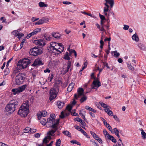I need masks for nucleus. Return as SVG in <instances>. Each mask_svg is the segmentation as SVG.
I'll use <instances>...</instances> for the list:
<instances>
[{"mask_svg": "<svg viewBox=\"0 0 146 146\" xmlns=\"http://www.w3.org/2000/svg\"><path fill=\"white\" fill-rule=\"evenodd\" d=\"M84 90L83 89L81 88H79L77 90V92L78 94V96L76 94L74 95V98L76 100L78 99L77 96L79 97L80 96L84 95L83 94Z\"/></svg>", "mask_w": 146, "mask_h": 146, "instance_id": "nucleus-12", "label": "nucleus"}, {"mask_svg": "<svg viewBox=\"0 0 146 146\" xmlns=\"http://www.w3.org/2000/svg\"><path fill=\"white\" fill-rule=\"evenodd\" d=\"M139 130H140L141 131V134L143 138V139H145L146 138V133L144 132V130L142 129H139Z\"/></svg>", "mask_w": 146, "mask_h": 146, "instance_id": "nucleus-28", "label": "nucleus"}, {"mask_svg": "<svg viewBox=\"0 0 146 146\" xmlns=\"http://www.w3.org/2000/svg\"><path fill=\"white\" fill-rule=\"evenodd\" d=\"M12 91L13 92V94L14 95H16L19 93L17 88L16 89H13L12 90Z\"/></svg>", "mask_w": 146, "mask_h": 146, "instance_id": "nucleus-37", "label": "nucleus"}, {"mask_svg": "<svg viewBox=\"0 0 146 146\" xmlns=\"http://www.w3.org/2000/svg\"><path fill=\"white\" fill-rule=\"evenodd\" d=\"M41 30V29L40 28H37L34 30L33 31L34 32L35 34H36L38 32H40Z\"/></svg>", "mask_w": 146, "mask_h": 146, "instance_id": "nucleus-52", "label": "nucleus"}, {"mask_svg": "<svg viewBox=\"0 0 146 146\" xmlns=\"http://www.w3.org/2000/svg\"><path fill=\"white\" fill-rule=\"evenodd\" d=\"M25 39H24L22 40V42H21V44L20 45V49H21L23 48V45L24 43L25 42Z\"/></svg>", "mask_w": 146, "mask_h": 146, "instance_id": "nucleus-53", "label": "nucleus"}, {"mask_svg": "<svg viewBox=\"0 0 146 146\" xmlns=\"http://www.w3.org/2000/svg\"><path fill=\"white\" fill-rule=\"evenodd\" d=\"M107 113L109 115H111V116H112V115H113V112H112V111L110 110L108 112V113Z\"/></svg>", "mask_w": 146, "mask_h": 146, "instance_id": "nucleus-63", "label": "nucleus"}, {"mask_svg": "<svg viewBox=\"0 0 146 146\" xmlns=\"http://www.w3.org/2000/svg\"><path fill=\"white\" fill-rule=\"evenodd\" d=\"M25 131L24 132L25 133H28L30 132V131L31 130V128L29 127H26L24 129Z\"/></svg>", "mask_w": 146, "mask_h": 146, "instance_id": "nucleus-44", "label": "nucleus"}, {"mask_svg": "<svg viewBox=\"0 0 146 146\" xmlns=\"http://www.w3.org/2000/svg\"><path fill=\"white\" fill-rule=\"evenodd\" d=\"M74 127L76 129L80 131L82 130V129L81 127H79L78 125H75Z\"/></svg>", "mask_w": 146, "mask_h": 146, "instance_id": "nucleus-56", "label": "nucleus"}, {"mask_svg": "<svg viewBox=\"0 0 146 146\" xmlns=\"http://www.w3.org/2000/svg\"><path fill=\"white\" fill-rule=\"evenodd\" d=\"M58 107L60 109H61L64 104V103L60 101H58L57 103Z\"/></svg>", "mask_w": 146, "mask_h": 146, "instance_id": "nucleus-27", "label": "nucleus"}, {"mask_svg": "<svg viewBox=\"0 0 146 146\" xmlns=\"http://www.w3.org/2000/svg\"><path fill=\"white\" fill-rule=\"evenodd\" d=\"M70 142L73 144L75 143L80 146L81 145V144L80 143V142L78 141H77L75 140H72L70 141Z\"/></svg>", "mask_w": 146, "mask_h": 146, "instance_id": "nucleus-35", "label": "nucleus"}, {"mask_svg": "<svg viewBox=\"0 0 146 146\" xmlns=\"http://www.w3.org/2000/svg\"><path fill=\"white\" fill-rule=\"evenodd\" d=\"M39 6L40 7H47L48 5L47 4H45L44 2H40L39 3Z\"/></svg>", "mask_w": 146, "mask_h": 146, "instance_id": "nucleus-29", "label": "nucleus"}, {"mask_svg": "<svg viewBox=\"0 0 146 146\" xmlns=\"http://www.w3.org/2000/svg\"><path fill=\"white\" fill-rule=\"evenodd\" d=\"M81 132L87 138H90V137L84 131L83 129H82V130Z\"/></svg>", "mask_w": 146, "mask_h": 146, "instance_id": "nucleus-43", "label": "nucleus"}, {"mask_svg": "<svg viewBox=\"0 0 146 146\" xmlns=\"http://www.w3.org/2000/svg\"><path fill=\"white\" fill-rule=\"evenodd\" d=\"M71 62L70 61H68L67 63V68H63L61 71V74L64 75L69 70L71 65Z\"/></svg>", "mask_w": 146, "mask_h": 146, "instance_id": "nucleus-10", "label": "nucleus"}, {"mask_svg": "<svg viewBox=\"0 0 146 146\" xmlns=\"http://www.w3.org/2000/svg\"><path fill=\"white\" fill-rule=\"evenodd\" d=\"M63 134H64L65 135L68 136L69 137H71V133H70V132L68 131H63L62 132Z\"/></svg>", "mask_w": 146, "mask_h": 146, "instance_id": "nucleus-30", "label": "nucleus"}, {"mask_svg": "<svg viewBox=\"0 0 146 146\" xmlns=\"http://www.w3.org/2000/svg\"><path fill=\"white\" fill-rule=\"evenodd\" d=\"M72 106L70 105H68L66 107V109L68 110V111L70 112L71 111L72 108Z\"/></svg>", "mask_w": 146, "mask_h": 146, "instance_id": "nucleus-40", "label": "nucleus"}, {"mask_svg": "<svg viewBox=\"0 0 146 146\" xmlns=\"http://www.w3.org/2000/svg\"><path fill=\"white\" fill-rule=\"evenodd\" d=\"M17 100H13L9 101L5 108L4 112L7 115L13 113L18 108L19 105Z\"/></svg>", "mask_w": 146, "mask_h": 146, "instance_id": "nucleus-1", "label": "nucleus"}, {"mask_svg": "<svg viewBox=\"0 0 146 146\" xmlns=\"http://www.w3.org/2000/svg\"><path fill=\"white\" fill-rule=\"evenodd\" d=\"M132 38L133 40L137 42L139 41V39L137 33H135L132 36Z\"/></svg>", "mask_w": 146, "mask_h": 146, "instance_id": "nucleus-22", "label": "nucleus"}, {"mask_svg": "<svg viewBox=\"0 0 146 146\" xmlns=\"http://www.w3.org/2000/svg\"><path fill=\"white\" fill-rule=\"evenodd\" d=\"M5 75H7L9 72V70L8 68H7L4 71Z\"/></svg>", "mask_w": 146, "mask_h": 146, "instance_id": "nucleus-55", "label": "nucleus"}, {"mask_svg": "<svg viewBox=\"0 0 146 146\" xmlns=\"http://www.w3.org/2000/svg\"><path fill=\"white\" fill-rule=\"evenodd\" d=\"M49 140H48V137H45L43 140L42 143H43L46 144L49 142Z\"/></svg>", "mask_w": 146, "mask_h": 146, "instance_id": "nucleus-42", "label": "nucleus"}, {"mask_svg": "<svg viewBox=\"0 0 146 146\" xmlns=\"http://www.w3.org/2000/svg\"><path fill=\"white\" fill-rule=\"evenodd\" d=\"M27 86V85L26 84L20 87H19L17 88L19 92H23L25 90L26 87Z\"/></svg>", "mask_w": 146, "mask_h": 146, "instance_id": "nucleus-23", "label": "nucleus"}, {"mask_svg": "<svg viewBox=\"0 0 146 146\" xmlns=\"http://www.w3.org/2000/svg\"><path fill=\"white\" fill-rule=\"evenodd\" d=\"M106 127L108 128V129L110 131H111V132L113 133L112 132H113V129L111 127V126L110 125L108 124L107 123L106 124V125H105Z\"/></svg>", "mask_w": 146, "mask_h": 146, "instance_id": "nucleus-33", "label": "nucleus"}, {"mask_svg": "<svg viewBox=\"0 0 146 146\" xmlns=\"http://www.w3.org/2000/svg\"><path fill=\"white\" fill-rule=\"evenodd\" d=\"M58 43L54 42H50L49 46L47 48V50H48V51L51 53V51H55L56 50L54 49L55 48Z\"/></svg>", "mask_w": 146, "mask_h": 146, "instance_id": "nucleus-8", "label": "nucleus"}, {"mask_svg": "<svg viewBox=\"0 0 146 146\" xmlns=\"http://www.w3.org/2000/svg\"><path fill=\"white\" fill-rule=\"evenodd\" d=\"M137 45L141 50L146 51V47L144 44L141 43H138Z\"/></svg>", "mask_w": 146, "mask_h": 146, "instance_id": "nucleus-17", "label": "nucleus"}, {"mask_svg": "<svg viewBox=\"0 0 146 146\" xmlns=\"http://www.w3.org/2000/svg\"><path fill=\"white\" fill-rule=\"evenodd\" d=\"M42 52V49L37 46H35L31 49L29 51V53L32 55L36 56L41 54Z\"/></svg>", "mask_w": 146, "mask_h": 146, "instance_id": "nucleus-7", "label": "nucleus"}, {"mask_svg": "<svg viewBox=\"0 0 146 146\" xmlns=\"http://www.w3.org/2000/svg\"><path fill=\"white\" fill-rule=\"evenodd\" d=\"M92 84L94 86L92 87V89H97V88L101 86V84L100 82L97 80H95L92 83Z\"/></svg>", "mask_w": 146, "mask_h": 146, "instance_id": "nucleus-11", "label": "nucleus"}, {"mask_svg": "<svg viewBox=\"0 0 146 146\" xmlns=\"http://www.w3.org/2000/svg\"><path fill=\"white\" fill-rule=\"evenodd\" d=\"M47 127H50L53 129L48 132L47 134L49 135L53 136L52 134H54L58 129V127H56L54 125H51L49 124L48 126H47Z\"/></svg>", "mask_w": 146, "mask_h": 146, "instance_id": "nucleus-9", "label": "nucleus"}, {"mask_svg": "<svg viewBox=\"0 0 146 146\" xmlns=\"http://www.w3.org/2000/svg\"><path fill=\"white\" fill-rule=\"evenodd\" d=\"M69 52V56H72V54H74V51H75V50L72 49H70L69 48L68 50Z\"/></svg>", "mask_w": 146, "mask_h": 146, "instance_id": "nucleus-49", "label": "nucleus"}, {"mask_svg": "<svg viewBox=\"0 0 146 146\" xmlns=\"http://www.w3.org/2000/svg\"><path fill=\"white\" fill-rule=\"evenodd\" d=\"M0 20L1 21H2V23H6V19L5 18V17H1L0 19Z\"/></svg>", "mask_w": 146, "mask_h": 146, "instance_id": "nucleus-59", "label": "nucleus"}, {"mask_svg": "<svg viewBox=\"0 0 146 146\" xmlns=\"http://www.w3.org/2000/svg\"><path fill=\"white\" fill-rule=\"evenodd\" d=\"M31 60L28 58H25L23 59H20L18 62L17 65L18 70H21L27 68L31 63Z\"/></svg>", "mask_w": 146, "mask_h": 146, "instance_id": "nucleus-3", "label": "nucleus"}, {"mask_svg": "<svg viewBox=\"0 0 146 146\" xmlns=\"http://www.w3.org/2000/svg\"><path fill=\"white\" fill-rule=\"evenodd\" d=\"M107 138L108 139L111 140L112 142L116 143L117 142L115 138L112 136L109 135H107Z\"/></svg>", "mask_w": 146, "mask_h": 146, "instance_id": "nucleus-20", "label": "nucleus"}, {"mask_svg": "<svg viewBox=\"0 0 146 146\" xmlns=\"http://www.w3.org/2000/svg\"><path fill=\"white\" fill-rule=\"evenodd\" d=\"M83 96H84L82 97L80 100V101L81 103L86 101L87 99V97L86 96H84V95Z\"/></svg>", "mask_w": 146, "mask_h": 146, "instance_id": "nucleus-38", "label": "nucleus"}, {"mask_svg": "<svg viewBox=\"0 0 146 146\" xmlns=\"http://www.w3.org/2000/svg\"><path fill=\"white\" fill-rule=\"evenodd\" d=\"M24 36V35L23 34L19 33H18V34H17V35H16V36H18V38L19 39H20V38H21V37L23 36Z\"/></svg>", "mask_w": 146, "mask_h": 146, "instance_id": "nucleus-50", "label": "nucleus"}, {"mask_svg": "<svg viewBox=\"0 0 146 146\" xmlns=\"http://www.w3.org/2000/svg\"><path fill=\"white\" fill-rule=\"evenodd\" d=\"M64 58L66 60H70V58L69 56L68 53V52H66L65 55L64 57Z\"/></svg>", "mask_w": 146, "mask_h": 146, "instance_id": "nucleus-41", "label": "nucleus"}, {"mask_svg": "<svg viewBox=\"0 0 146 146\" xmlns=\"http://www.w3.org/2000/svg\"><path fill=\"white\" fill-rule=\"evenodd\" d=\"M52 35L53 37L55 38L56 39L59 38L61 36L60 34L57 32H53L52 33Z\"/></svg>", "mask_w": 146, "mask_h": 146, "instance_id": "nucleus-19", "label": "nucleus"}, {"mask_svg": "<svg viewBox=\"0 0 146 146\" xmlns=\"http://www.w3.org/2000/svg\"><path fill=\"white\" fill-rule=\"evenodd\" d=\"M74 120L75 121L79 122L82 125H83L86 124L84 121L79 117H76L74 119Z\"/></svg>", "mask_w": 146, "mask_h": 146, "instance_id": "nucleus-21", "label": "nucleus"}, {"mask_svg": "<svg viewBox=\"0 0 146 146\" xmlns=\"http://www.w3.org/2000/svg\"><path fill=\"white\" fill-rule=\"evenodd\" d=\"M60 119H57L55 122H54L53 123H51L49 124L51 125H54L55 127H58V126L59 123Z\"/></svg>", "mask_w": 146, "mask_h": 146, "instance_id": "nucleus-25", "label": "nucleus"}, {"mask_svg": "<svg viewBox=\"0 0 146 146\" xmlns=\"http://www.w3.org/2000/svg\"><path fill=\"white\" fill-rule=\"evenodd\" d=\"M103 133L104 135H105V137L106 138L107 137V135H109L108 133V132L106 129H104L103 130Z\"/></svg>", "mask_w": 146, "mask_h": 146, "instance_id": "nucleus-57", "label": "nucleus"}, {"mask_svg": "<svg viewBox=\"0 0 146 146\" xmlns=\"http://www.w3.org/2000/svg\"><path fill=\"white\" fill-rule=\"evenodd\" d=\"M18 33V31L17 30L14 31L11 33L12 35H14L15 36H16Z\"/></svg>", "mask_w": 146, "mask_h": 146, "instance_id": "nucleus-58", "label": "nucleus"}, {"mask_svg": "<svg viewBox=\"0 0 146 146\" xmlns=\"http://www.w3.org/2000/svg\"><path fill=\"white\" fill-rule=\"evenodd\" d=\"M105 1L107 2L110 5L112 4H114V1L113 0H105Z\"/></svg>", "mask_w": 146, "mask_h": 146, "instance_id": "nucleus-51", "label": "nucleus"}, {"mask_svg": "<svg viewBox=\"0 0 146 146\" xmlns=\"http://www.w3.org/2000/svg\"><path fill=\"white\" fill-rule=\"evenodd\" d=\"M62 83V82L60 80L56 81L54 84V87H56L59 88V86Z\"/></svg>", "mask_w": 146, "mask_h": 146, "instance_id": "nucleus-26", "label": "nucleus"}, {"mask_svg": "<svg viewBox=\"0 0 146 146\" xmlns=\"http://www.w3.org/2000/svg\"><path fill=\"white\" fill-rule=\"evenodd\" d=\"M111 53L112 54H113L114 53V55L116 57H118L120 55L119 52H117V51L116 50L115 51H112L111 52Z\"/></svg>", "mask_w": 146, "mask_h": 146, "instance_id": "nucleus-31", "label": "nucleus"}, {"mask_svg": "<svg viewBox=\"0 0 146 146\" xmlns=\"http://www.w3.org/2000/svg\"><path fill=\"white\" fill-rule=\"evenodd\" d=\"M60 117L61 118H64L65 117L64 113L63 111L61 112V115H60Z\"/></svg>", "mask_w": 146, "mask_h": 146, "instance_id": "nucleus-62", "label": "nucleus"}, {"mask_svg": "<svg viewBox=\"0 0 146 146\" xmlns=\"http://www.w3.org/2000/svg\"><path fill=\"white\" fill-rule=\"evenodd\" d=\"M106 27V25L104 24H102V25H101V29L100 30L101 31H102L103 32H105L106 31V30L104 29V27Z\"/></svg>", "mask_w": 146, "mask_h": 146, "instance_id": "nucleus-46", "label": "nucleus"}, {"mask_svg": "<svg viewBox=\"0 0 146 146\" xmlns=\"http://www.w3.org/2000/svg\"><path fill=\"white\" fill-rule=\"evenodd\" d=\"M43 64V63L40 59H37L35 60L34 63L32 64L31 66L35 67L37 66H39Z\"/></svg>", "mask_w": 146, "mask_h": 146, "instance_id": "nucleus-14", "label": "nucleus"}, {"mask_svg": "<svg viewBox=\"0 0 146 146\" xmlns=\"http://www.w3.org/2000/svg\"><path fill=\"white\" fill-rule=\"evenodd\" d=\"M90 133L94 138L95 139H96L98 138V136L95 133L93 132L92 131H90Z\"/></svg>", "mask_w": 146, "mask_h": 146, "instance_id": "nucleus-32", "label": "nucleus"}, {"mask_svg": "<svg viewBox=\"0 0 146 146\" xmlns=\"http://www.w3.org/2000/svg\"><path fill=\"white\" fill-rule=\"evenodd\" d=\"M61 144V140L60 139L56 140V146H60Z\"/></svg>", "mask_w": 146, "mask_h": 146, "instance_id": "nucleus-45", "label": "nucleus"}, {"mask_svg": "<svg viewBox=\"0 0 146 146\" xmlns=\"http://www.w3.org/2000/svg\"><path fill=\"white\" fill-rule=\"evenodd\" d=\"M33 43L39 46H44L45 44V43L44 42V40L42 39L35 40L34 41Z\"/></svg>", "mask_w": 146, "mask_h": 146, "instance_id": "nucleus-13", "label": "nucleus"}, {"mask_svg": "<svg viewBox=\"0 0 146 146\" xmlns=\"http://www.w3.org/2000/svg\"><path fill=\"white\" fill-rule=\"evenodd\" d=\"M74 84L73 83H71L69 85L67 89V92H70L72 91L74 88Z\"/></svg>", "mask_w": 146, "mask_h": 146, "instance_id": "nucleus-18", "label": "nucleus"}, {"mask_svg": "<svg viewBox=\"0 0 146 146\" xmlns=\"http://www.w3.org/2000/svg\"><path fill=\"white\" fill-rule=\"evenodd\" d=\"M29 101L27 100L23 103L20 107L17 113L22 117L27 116L29 111Z\"/></svg>", "mask_w": 146, "mask_h": 146, "instance_id": "nucleus-2", "label": "nucleus"}, {"mask_svg": "<svg viewBox=\"0 0 146 146\" xmlns=\"http://www.w3.org/2000/svg\"><path fill=\"white\" fill-rule=\"evenodd\" d=\"M55 115L54 114H52L50 115V117L49 118L47 119V123H53V122L55 121Z\"/></svg>", "mask_w": 146, "mask_h": 146, "instance_id": "nucleus-15", "label": "nucleus"}, {"mask_svg": "<svg viewBox=\"0 0 146 146\" xmlns=\"http://www.w3.org/2000/svg\"><path fill=\"white\" fill-rule=\"evenodd\" d=\"M62 3L64 4L69 5L70 4H71L72 3L70 2H69V1H63Z\"/></svg>", "mask_w": 146, "mask_h": 146, "instance_id": "nucleus-61", "label": "nucleus"}, {"mask_svg": "<svg viewBox=\"0 0 146 146\" xmlns=\"http://www.w3.org/2000/svg\"><path fill=\"white\" fill-rule=\"evenodd\" d=\"M54 77V76L53 74H51L50 76V77H48V79L47 80H49V79L50 78V80L49 81V82H50L52 80L53 78Z\"/></svg>", "mask_w": 146, "mask_h": 146, "instance_id": "nucleus-60", "label": "nucleus"}, {"mask_svg": "<svg viewBox=\"0 0 146 146\" xmlns=\"http://www.w3.org/2000/svg\"><path fill=\"white\" fill-rule=\"evenodd\" d=\"M54 49L56 50V51H51V53L55 55H58L63 52L64 49V47L62 43H58Z\"/></svg>", "mask_w": 146, "mask_h": 146, "instance_id": "nucleus-5", "label": "nucleus"}, {"mask_svg": "<svg viewBox=\"0 0 146 146\" xmlns=\"http://www.w3.org/2000/svg\"><path fill=\"white\" fill-rule=\"evenodd\" d=\"M106 7L107 8H106V7H104V12H107L108 11V8L109 7V6L108 5H106Z\"/></svg>", "mask_w": 146, "mask_h": 146, "instance_id": "nucleus-54", "label": "nucleus"}, {"mask_svg": "<svg viewBox=\"0 0 146 146\" xmlns=\"http://www.w3.org/2000/svg\"><path fill=\"white\" fill-rule=\"evenodd\" d=\"M127 67H128V69L129 70L133 71L134 69V68L129 63H127Z\"/></svg>", "mask_w": 146, "mask_h": 146, "instance_id": "nucleus-36", "label": "nucleus"}, {"mask_svg": "<svg viewBox=\"0 0 146 146\" xmlns=\"http://www.w3.org/2000/svg\"><path fill=\"white\" fill-rule=\"evenodd\" d=\"M47 112L45 111H43L42 112H40V113L37 114V117L38 119L40 120L42 117H44L46 115Z\"/></svg>", "mask_w": 146, "mask_h": 146, "instance_id": "nucleus-16", "label": "nucleus"}, {"mask_svg": "<svg viewBox=\"0 0 146 146\" xmlns=\"http://www.w3.org/2000/svg\"><path fill=\"white\" fill-rule=\"evenodd\" d=\"M59 89L56 87H53L51 88L49 92L50 97L49 100L51 101L56 97Z\"/></svg>", "mask_w": 146, "mask_h": 146, "instance_id": "nucleus-6", "label": "nucleus"}, {"mask_svg": "<svg viewBox=\"0 0 146 146\" xmlns=\"http://www.w3.org/2000/svg\"><path fill=\"white\" fill-rule=\"evenodd\" d=\"M41 123L43 125H45L47 123V125L48 123H47V121L46 122V119L44 118H43L40 121Z\"/></svg>", "mask_w": 146, "mask_h": 146, "instance_id": "nucleus-34", "label": "nucleus"}, {"mask_svg": "<svg viewBox=\"0 0 146 146\" xmlns=\"http://www.w3.org/2000/svg\"><path fill=\"white\" fill-rule=\"evenodd\" d=\"M113 133H114L115 134L117 135L118 138H119L120 137L119 135V131L116 128H115L113 129Z\"/></svg>", "mask_w": 146, "mask_h": 146, "instance_id": "nucleus-24", "label": "nucleus"}, {"mask_svg": "<svg viewBox=\"0 0 146 146\" xmlns=\"http://www.w3.org/2000/svg\"><path fill=\"white\" fill-rule=\"evenodd\" d=\"M41 20L43 23H47L48 21L49 20L48 18L45 17H43L41 19Z\"/></svg>", "mask_w": 146, "mask_h": 146, "instance_id": "nucleus-39", "label": "nucleus"}, {"mask_svg": "<svg viewBox=\"0 0 146 146\" xmlns=\"http://www.w3.org/2000/svg\"><path fill=\"white\" fill-rule=\"evenodd\" d=\"M96 140H97L100 143H103V141L102 139L99 137L98 138L96 139Z\"/></svg>", "mask_w": 146, "mask_h": 146, "instance_id": "nucleus-64", "label": "nucleus"}, {"mask_svg": "<svg viewBox=\"0 0 146 146\" xmlns=\"http://www.w3.org/2000/svg\"><path fill=\"white\" fill-rule=\"evenodd\" d=\"M99 16L101 20V23H102V21H104L106 20V18L104 16L101 15L100 14H99Z\"/></svg>", "mask_w": 146, "mask_h": 146, "instance_id": "nucleus-47", "label": "nucleus"}, {"mask_svg": "<svg viewBox=\"0 0 146 146\" xmlns=\"http://www.w3.org/2000/svg\"><path fill=\"white\" fill-rule=\"evenodd\" d=\"M99 104L102 107L104 108H107V105L105 104L104 103L100 102H99Z\"/></svg>", "mask_w": 146, "mask_h": 146, "instance_id": "nucleus-48", "label": "nucleus"}, {"mask_svg": "<svg viewBox=\"0 0 146 146\" xmlns=\"http://www.w3.org/2000/svg\"><path fill=\"white\" fill-rule=\"evenodd\" d=\"M26 76L24 73H19L18 74L15 78V84L16 85H19L23 84V83Z\"/></svg>", "mask_w": 146, "mask_h": 146, "instance_id": "nucleus-4", "label": "nucleus"}]
</instances>
